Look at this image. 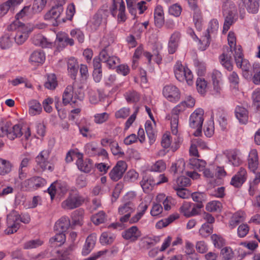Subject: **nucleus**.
<instances>
[{
	"label": "nucleus",
	"mask_w": 260,
	"mask_h": 260,
	"mask_svg": "<svg viewBox=\"0 0 260 260\" xmlns=\"http://www.w3.org/2000/svg\"><path fill=\"white\" fill-rule=\"evenodd\" d=\"M24 135L25 140H27L30 136V130L28 127L25 129L22 128L19 124L12 126L10 122H7L1 126V137H7L10 140L19 138Z\"/></svg>",
	"instance_id": "f257e3e1"
},
{
	"label": "nucleus",
	"mask_w": 260,
	"mask_h": 260,
	"mask_svg": "<svg viewBox=\"0 0 260 260\" xmlns=\"http://www.w3.org/2000/svg\"><path fill=\"white\" fill-rule=\"evenodd\" d=\"M222 13L224 17L223 26V33L226 34L231 25L238 19V13L236 7L231 1H226L222 5Z\"/></svg>",
	"instance_id": "f03ea898"
},
{
	"label": "nucleus",
	"mask_w": 260,
	"mask_h": 260,
	"mask_svg": "<svg viewBox=\"0 0 260 260\" xmlns=\"http://www.w3.org/2000/svg\"><path fill=\"white\" fill-rule=\"evenodd\" d=\"M234 57L237 66L241 69L243 76L246 79H251L254 71L260 68L258 64H254L251 66L247 59L243 58L242 49L240 47L236 49Z\"/></svg>",
	"instance_id": "7ed1b4c3"
},
{
	"label": "nucleus",
	"mask_w": 260,
	"mask_h": 260,
	"mask_svg": "<svg viewBox=\"0 0 260 260\" xmlns=\"http://www.w3.org/2000/svg\"><path fill=\"white\" fill-rule=\"evenodd\" d=\"M228 44L230 46V49L228 47L223 48V52L219 56V60L221 64L228 70L231 71L233 69V65L231 59L232 53V49L235 51L236 49L240 46H236V39L235 34L232 31H230L228 36Z\"/></svg>",
	"instance_id": "20e7f679"
},
{
	"label": "nucleus",
	"mask_w": 260,
	"mask_h": 260,
	"mask_svg": "<svg viewBox=\"0 0 260 260\" xmlns=\"http://www.w3.org/2000/svg\"><path fill=\"white\" fill-rule=\"evenodd\" d=\"M29 221L30 216L28 214L20 215L18 212L13 210L7 216L8 227L5 232L8 235L13 234L19 229L20 222L28 223Z\"/></svg>",
	"instance_id": "39448f33"
},
{
	"label": "nucleus",
	"mask_w": 260,
	"mask_h": 260,
	"mask_svg": "<svg viewBox=\"0 0 260 260\" xmlns=\"http://www.w3.org/2000/svg\"><path fill=\"white\" fill-rule=\"evenodd\" d=\"M8 29L16 31V34L14 37L15 42L18 45H21L26 40L28 33L32 30L33 28H29L24 23L15 20L8 26Z\"/></svg>",
	"instance_id": "423d86ee"
},
{
	"label": "nucleus",
	"mask_w": 260,
	"mask_h": 260,
	"mask_svg": "<svg viewBox=\"0 0 260 260\" xmlns=\"http://www.w3.org/2000/svg\"><path fill=\"white\" fill-rule=\"evenodd\" d=\"M84 202V197L77 189H72L66 199L61 203V207L66 210H73L81 206Z\"/></svg>",
	"instance_id": "0eeeda50"
},
{
	"label": "nucleus",
	"mask_w": 260,
	"mask_h": 260,
	"mask_svg": "<svg viewBox=\"0 0 260 260\" xmlns=\"http://www.w3.org/2000/svg\"><path fill=\"white\" fill-rule=\"evenodd\" d=\"M84 98L83 92L80 91H74L73 86L68 85L65 89L62 94V104L66 106L69 104L71 105L77 103V100L82 101Z\"/></svg>",
	"instance_id": "6e6552de"
},
{
	"label": "nucleus",
	"mask_w": 260,
	"mask_h": 260,
	"mask_svg": "<svg viewBox=\"0 0 260 260\" xmlns=\"http://www.w3.org/2000/svg\"><path fill=\"white\" fill-rule=\"evenodd\" d=\"M174 70L178 80L181 82L186 80L188 85L192 84L193 75L189 69L185 68L180 62H177L174 66Z\"/></svg>",
	"instance_id": "1a4fd4ad"
},
{
	"label": "nucleus",
	"mask_w": 260,
	"mask_h": 260,
	"mask_svg": "<svg viewBox=\"0 0 260 260\" xmlns=\"http://www.w3.org/2000/svg\"><path fill=\"white\" fill-rule=\"evenodd\" d=\"M46 180L38 176H35L25 179L21 183V188L25 191H32L37 189L45 185Z\"/></svg>",
	"instance_id": "9d476101"
},
{
	"label": "nucleus",
	"mask_w": 260,
	"mask_h": 260,
	"mask_svg": "<svg viewBox=\"0 0 260 260\" xmlns=\"http://www.w3.org/2000/svg\"><path fill=\"white\" fill-rule=\"evenodd\" d=\"M110 11L113 16H117V20L119 22L125 21L126 19L125 6L123 0H113Z\"/></svg>",
	"instance_id": "9b49d317"
},
{
	"label": "nucleus",
	"mask_w": 260,
	"mask_h": 260,
	"mask_svg": "<svg viewBox=\"0 0 260 260\" xmlns=\"http://www.w3.org/2000/svg\"><path fill=\"white\" fill-rule=\"evenodd\" d=\"M204 110L201 108L197 109L190 116L189 125L192 128L197 129V133H201L204 121Z\"/></svg>",
	"instance_id": "f8f14e48"
},
{
	"label": "nucleus",
	"mask_w": 260,
	"mask_h": 260,
	"mask_svg": "<svg viewBox=\"0 0 260 260\" xmlns=\"http://www.w3.org/2000/svg\"><path fill=\"white\" fill-rule=\"evenodd\" d=\"M50 153V151L49 150H44L36 158L37 166L42 171L48 170L52 172L54 169L53 166L49 161Z\"/></svg>",
	"instance_id": "ddd939ff"
},
{
	"label": "nucleus",
	"mask_w": 260,
	"mask_h": 260,
	"mask_svg": "<svg viewBox=\"0 0 260 260\" xmlns=\"http://www.w3.org/2000/svg\"><path fill=\"white\" fill-rule=\"evenodd\" d=\"M219 27L218 22L217 19H213L209 23L206 33L204 35L203 41L205 42V46H201L202 50H206L210 43V37L212 34H215Z\"/></svg>",
	"instance_id": "4468645a"
},
{
	"label": "nucleus",
	"mask_w": 260,
	"mask_h": 260,
	"mask_svg": "<svg viewBox=\"0 0 260 260\" xmlns=\"http://www.w3.org/2000/svg\"><path fill=\"white\" fill-rule=\"evenodd\" d=\"M164 96L169 101L175 102L178 101L180 98V93L179 89L173 85L165 86L162 90Z\"/></svg>",
	"instance_id": "2eb2a0df"
},
{
	"label": "nucleus",
	"mask_w": 260,
	"mask_h": 260,
	"mask_svg": "<svg viewBox=\"0 0 260 260\" xmlns=\"http://www.w3.org/2000/svg\"><path fill=\"white\" fill-rule=\"evenodd\" d=\"M126 169L127 165L124 161H118L109 173L110 178L114 181H118L122 177Z\"/></svg>",
	"instance_id": "dca6fc26"
},
{
	"label": "nucleus",
	"mask_w": 260,
	"mask_h": 260,
	"mask_svg": "<svg viewBox=\"0 0 260 260\" xmlns=\"http://www.w3.org/2000/svg\"><path fill=\"white\" fill-rule=\"evenodd\" d=\"M65 4L64 0H61V2L56 4L54 6L52 7L51 9L49 10L44 15V18L46 20L54 19L56 21H60L59 17L63 11V6Z\"/></svg>",
	"instance_id": "f3484780"
},
{
	"label": "nucleus",
	"mask_w": 260,
	"mask_h": 260,
	"mask_svg": "<svg viewBox=\"0 0 260 260\" xmlns=\"http://www.w3.org/2000/svg\"><path fill=\"white\" fill-rule=\"evenodd\" d=\"M247 178L246 170L243 167H241L237 174L232 177L231 184L236 187H239L245 182Z\"/></svg>",
	"instance_id": "a211bd4d"
},
{
	"label": "nucleus",
	"mask_w": 260,
	"mask_h": 260,
	"mask_svg": "<svg viewBox=\"0 0 260 260\" xmlns=\"http://www.w3.org/2000/svg\"><path fill=\"white\" fill-rule=\"evenodd\" d=\"M135 205L131 202H128L120 206L118 208V213L120 215L125 214L120 218L121 222H126L130 217L131 213L133 212Z\"/></svg>",
	"instance_id": "6ab92c4d"
},
{
	"label": "nucleus",
	"mask_w": 260,
	"mask_h": 260,
	"mask_svg": "<svg viewBox=\"0 0 260 260\" xmlns=\"http://www.w3.org/2000/svg\"><path fill=\"white\" fill-rule=\"evenodd\" d=\"M76 154L78 158L76 161L78 168L82 172L89 173L92 168L91 160L89 159L83 160V154L81 153H76Z\"/></svg>",
	"instance_id": "aec40b11"
},
{
	"label": "nucleus",
	"mask_w": 260,
	"mask_h": 260,
	"mask_svg": "<svg viewBox=\"0 0 260 260\" xmlns=\"http://www.w3.org/2000/svg\"><path fill=\"white\" fill-rule=\"evenodd\" d=\"M141 236V232L136 226L128 228L122 233V236L124 239L131 242L136 241Z\"/></svg>",
	"instance_id": "412c9836"
},
{
	"label": "nucleus",
	"mask_w": 260,
	"mask_h": 260,
	"mask_svg": "<svg viewBox=\"0 0 260 260\" xmlns=\"http://www.w3.org/2000/svg\"><path fill=\"white\" fill-rule=\"evenodd\" d=\"M258 166V157L256 149H252L249 154L248 167L250 171L255 173Z\"/></svg>",
	"instance_id": "4be33fe9"
},
{
	"label": "nucleus",
	"mask_w": 260,
	"mask_h": 260,
	"mask_svg": "<svg viewBox=\"0 0 260 260\" xmlns=\"http://www.w3.org/2000/svg\"><path fill=\"white\" fill-rule=\"evenodd\" d=\"M181 34L178 31H175L171 35L168 43V51L170 54H173L177 50Z\"/></svg>",
	"instance_id": "5701e85b"
},
{
	"label": "nucleus",
	"mask_w": 260,
	"mask_h": 260,
	"mask_svg": "<svg viewBox=\"0 0 260 260\" xmlns=\"http://www.w3.org/2000/svg\"><path fill=\"white\" fill-rule=\"evenodd\" d=\"M71 225L70 220L68 216H63L58 219L55 223L54 230L58 232L64 233Z\"/></svg>",
	"instance_id": "b1692460"
},
{
	"label": "nucleus",
	"mask_w": 260,
	"mask_h": 260,
	"mask_svg": "<svg viewBox=\"0 0 260 260\" xmlns=\"http://www.w3.org/2000/svg\"><path fill=\"white\" fill-rule=\"evenodd\" d=\"M96 241V237L94 234H91L86 238L82 249V254H88L94 248Z\"/></svg>",
	"instance_id": "393cba45"
},
{
	"label": "nucleus",
	"mask_w": 260,
	"mask_h": 260,
	"mask_svg": "<svg viewBox=\"0 0 260 260\" xmlns=\"http://www.w3.org/2000/svg\"><path fill=\"white\" fill-rule=\"evenodd\" d=\"M236 118L240 123L246 124L248 119V114L247 110L244 107L238 106L235 111Z\"/></svg>",
	"instance_id": "a878e982"
},
{
	"label": "nucleus",
	"mask_w": 260,
	"mask_h": 260,
	"mask_svg": "<svg viewBox=\"0 0 260 260\" xmlns=\"http://www.w3.org/2000/svg\"><path fill=\"white\" fill-rule=\"evenodd\" d=\"M249 13H256L259 7V0H241Z\"/></svg>",
	"instance_id": "bb28decb"
},
{
	"label": "nucleus",
	"mask_w": 260,
	"mask_h": 260,
	"mask_svg": "<svg viewBox=\"0 0 260 260\" xmlns=\"http://www.w3.org/2000/svg\"><path fill=\"white\" fill-rule=\"evenodd\" d=\"M45 55L43 51L39 50L34 51L30 55L29 61L32 63L42 64L45 60Z\"/></svg>",
	"instance_id": "cd10ccee"
},
{
	"label": "nucleus",
	"mask_w": 260,
	"mask_h": 260,
	"mask_svg": "<svg viewBox=\"0 0 260 260\" xmlns=\"http://www.w3.org/2000/svg\"><path fill=\"white\" fill-rule=\"evenodd\" d=\"M140 185L144 192L149 193L155 184L153 177H145L140 182Z\"/></svg>",
	"instance_id": "c85d7f7f"
},
{
	"label": "nucleus",
	"mask_w": 260,
	"mask_h": 260,
	"mask_svg": "<svg viewBox=\"0 0 260 260\" xmlns=\"http://www.w3.org/2000/svg\"><path fill=\"white\" fill-rule=\"evenodd\" d=\"M185 162L183 159H179L175 163L172 164L170 171L174 175H180L185 169Z\"/></svg>",
	"instance_id": "c756f323"
},
{
	"label": "nucleus",
	"mask_w": 260,
	"mask_h": 260,
	"mask_svg": "<svg viewBox=\"0 0 260 260\" xmlns=\"http://www.w3.org/2000/svg\"><path fill=\"white\" fill-rule=\"evenodd\" d=\"M78 68L79 66L76 60L74 58H70L68 61V70L72 78L74 79L76 78Z\"/></svg>",
	"instance_id": "7c9ffc66"
},
{
	"label": "nucleus",
	"mask_w": 260,
	"mask_h": 260,
	"mask_svg": "<svg viewBox=\"0 0 260 260\" xmlns=\"http://www.w3.org/2000/svg\"><path fill=\"white\" fill-rule=\"evenodd\" d=\"M197 158H191L188 165V167L190 169L198 170L201 171L203 170L206 164V162Z\"/></svg>",
	"instance_id": "2f4dec72"
},
{
	"label": "nucleus",
	"mask_w": 260,
	"mask_h": 260,
	"mask_svg": "<svg viewBox=\"0 0 260 260\" xmlns=\"http://www.w3.org/2000/svg\"><path fill=\"white\" fill-rule=\"evenodd\" d=\"M108 14V10H99L98 13L94 15L93 17V25L94 28L96 29L100 24L106 21V16Z\"/></svg>",
	"instance_id": "473e14b6"
},
{
	"label": "nucleus",
	"mask_w": 260,
	"mask_h": 260,
	"mask_svg": "<svg viewBox=\"0 0 260 260\" xmlns=\"http://www.w3.org/2000/svg\"><path fill=\"white\" fill-rule=\"evenodd\" d=\"M34 15L33 11L30 6H27L23 7L15 16L16 20L19 21L20 19H23L25 17L30 18Z\"/></svg>",
	"instance_id": "72a5a7b5"
},
{
	"label": "nucleus",
	"mask_w": 260,
	"mask_h": 260,
	"mask_svg": "<svg viewBox=\"0 0 260 260\" xmlns=\"http://www.w3.org/2000/svg\"><path fill=\"white\" fill-rule=\"evenodd\" d=\"M115 239L114 234L111 232H103L100 238V242L103 245L111 244Z\"/></svg>",
	"instance_id": "f704fd0d"
},
{
	"label": "nucleus",
	"mask_w": 260,
	"mask_h": 260,
	"mask_svg": "<svg viewBox=\"0 0 260 260\" xmlns=\"http://www.w3.org/2000/svg\"><path fill=\"white\" fill-rule=\"evenodd\" d=\"M29 114L31 116L40 114L42 112V106L36 100H31L29 103Z\"/></svg>",
	"instance_id": "c9c22d12"
},
{
	"label": "nucleus",
	"mask_w": 260,
	"mask_h": 260,
	"mask_svg": "<svg viewBox=\"0 0 260 260\" xmlns=\"http://www.w3.org/2000/svg\"><path fill=\"white\" fill-rule=\"evenodd\" d=\"M13 165L10 161L0 158V175L4 176L12 171Z\"/></svg>",
	"instance_id": "e433bc0d"
},
{
	"label": "nucleus",
	"mask_w": 260,
	"mask_h": 260,
	"mask_svg": "<svg viewBox=\"0 0 260 260\" xmlns=\"http://www.w3.org/2000/svg\"><path fill=\"white\" fill-rule=\"evenodd\" d=\"M214 90L219 92L220 90V82L221 80V74L218 71H214L211 75Z\"/></svg>",
	"instance_id": "4c0bfd02"
},
{
	"label": "nucleus",
	"mask_w": 260,
	"mask_h": 260,
	"mask_svg": "<svg viewBox=\"0 0 260 260\" xmlns=\"http://www.w3.org/2000/svg\"><path fill=\"white\" fill-rule=\"evenodd\" d=\"M13 37L9 34H6L0 38V48L2 49H7L12 46Z\"/></svg>",
	"instance_id": "58836bf2"
},
{
	"label": "nucleus",
	"mask_w": 260,
	"mask_h": 260,
	"mask_svg": "<svg viewBox=\"0 0 260 260\" xmlns=\"http://www.w3.org/2000/svg\"><path fill=\"white\" fill-rule=\"evenodd\" d=\"M84 211L82 209H79L73 212L71 214V218L74 224H82Z\"/></svg>",
	"instance_id": "ea45409f"
},
{
	"label": "nucleus",
	"mask_w": 260,
	"mask_h": 260,
	"mask_svg": "<svg viewBox=\"0 0 260 260\" xmlns=\"http://www.w3.org/2000/svg\"><path fill=\"white\" fill-rule=\"evenodd\" d=\"M66 236L64 233L58 232L53 237L50 239V242L54 246H60L64 243Z\"/></svg>",
	"instance_id": "a19ab883"
},
{
	"label": "nucleus",
	"mask_w": 260,
	"mask_h": 260,
	"mask_svg": "<svg viewBox=\"0 0 260 260\" xmlns=\"http://www.w3.org/2000/svg\"><path fill=\"white\" fill-rule=\"evenodd\" d=\"M239 153L236 150L231 151L228 155V158L234 166H239L242 161L239 156Z\"/></svg>",
	"instance_id": "79ce46f5"
},
{
	"label": "nucleus",
	"mask_w": 260,
	"mask_h": 260,
	"mask_svg": "<svg viewBox=\"0 0 260 260\" xmlns=\"http://www.w3.org/2000/svg\"><path fill=\"white\" fill-rule=\"evenodd\" d=\"M146 134L151 142H153L155 138V131L150 121H147L145 124Z\"/></svg>",
	"instance_id": "37998d69"
},
{
	"label": "nucleus",
	"mask_w": 260,
	"mask_h": 260,
	"mask_svg": "<svg viewBox=\"0 0 260 260\" xmlns=\"http://www.w3.org/2000/svg\"><path fill=\"white\" fill-rule=\"evenodd\" d=\"M34 44L42 47H46L48 44L47 39L41 34H37L34 36L32 39Z\"/></svg>",
	"instance_id": "c03bdc74"
},
{
	"label": "nucleus",
	"mask_w": 260,
	"mask_h": 260,
	"mask_svg": "<svg viewBox=\"0 0 260 260\" xmlns=\"http://www.w3.org/2000/svg\"><path fill=\"white\" fill-rule=\"evenodd\" d=\"M91 220L95 225L103 223L106 220V213L103 211H100L91 217Z\"/></svg>",
	"instance_id": "a18cd8bd"
},
{
	"label": "nucleus",
	"mask_w": 260,
	"mask_h": 260,
	"mask_svg": "<svg viewBox=\"0 0 260 260\" xmlns=\"http://www.w3.org/2000/svg\"><path fill=\"white\" fill-rule=\"evenodd\" d=\"M190 180L189 178L185 176L177 177L174 183L173 187H179V188H184L190 184Z\"/></svg>",
	"instance_id": "49530a36"
},
{
	"label": "nucleus",
	"mask_w": 260,
	"mask_h": 260,
	"mask_svg": "<svg viewBox=\"0 0 260 260\" xmlns=\"http://www.w3.org/2000/svg\"><path fill=\"white\" fill-rule=\"evenodd\" d=\"M46 3V0H35L31 7L34 14L41 12L45 7Z\"/></svg>",
	"instance_id": "de8ad7c7"
},
{
	"label": "nucleus",
	"mask_w": 260,
	"mask_h": 260,
	"mask_svg": "<svg viewBox=\"0 0 260 260\" xmlns=\"http://www.w3.org/2000/svg\"><path fill=\"white\" fill-rule=\"evenodd\" d=\"M124 96L128 103H136L140 100V95L134 90L128 91L125 92Z\"/></svg>",
	"instance_id": "09e8293b"
},
{
	"label": "nucleus",
	"mask_w": 260,
	"mask_h": 260,
	"mask_svg": "<svg viewBox=\"0 0 260 260\" xmlns=\"http://www.w3.org/2000/svg\"><path fill=\"white\" fill-rule=\"evenodd\" d=\"M57 85L56 76L54 74L48 76L47 80L45 83V87L49 89H54Z\"/></svg>",
	"instance_id": "8fccbe9b"
},
{
	"label": "nucleus",
	"mask_w": 260,
	"mask_h": 260,
	"mask_svg": "<svg viewBox=\"0 0 260 260\" xmlns=\"http://www.w3.org/2000/svg\"><path fill=\"white\" fill-rule=\"evenodd\" d=\"M212 226L205 223L202 225L199 230V233L202 238H206L212 233Z\"/></svg>",
	"instance_id": "3c124183"
},
{
	"label": "nucleus",
	"mask_w": 260,
	"mask_h": 260,
	"mask_svg": "<svg viewBox=\"0 0 260 260\" xmlns=\"http://www.w3.org/2000/svg\"><path fill=\"white\" fill-rule=\"evenodd\" d=\"M197 89L201 94H204L207 91V83L203 78H198L196 81Z\"/></svg>",
	"instance_id": "603ef678"
},
{
	"label": "nucleus",
	"mask_w": 260,
	"mask_h": 260,
	"mask_svg": "<svg viewBox=\"0 0 260 260\" xmlns=\"http://www.w3.org/2000/svg\"><path fill=\"white\" fill-rule=\"evenodd\" d=\"M244 220V218L240 213H236L230 221L229 226L231 229L235 228L237 225Z\"/></svg>",
	"instance_id": "864d4df0"
},
{
	"label": "nucleus",
	"mask_w": 260,
	"mask_h": 260,
	"mask_svg": "<svg viewBox=\"0 0 260 260\" xmlns=\"http://www.w3.org/2000/svg\"><path fill=\"white\" fill-rule=\"evenodd\" d=\"M139 178V174L134 170L128 171L124 177L125 182H134Z\"/></svg>",
	"instance_id": "5fc2aeb1"
},
{
	"label": "nucleus",
	"mask_w": 260,
	"mask_h": 260,
	"mask_svg": "<svg viewBox=\"0 0 260 260\" xmlns=\"http://www.w3.org/2000/svg\"><path fill=\"white\" fill-rule=\"evenodd\" d=\"M222 204L219 201H213L208 203L206 207V209L209 212L219 211L221 210Z\"/></svg>",
	"instance_id": "6e6d98bb"
},
{
	"label": "nucleus",
	"mask_w": 260,
	"mask_h": 260,
	"mask_svg": "<svg viewBox=\"0 0 260 260\" xmlns=\"http://www.w3.org/2000/svg\"><path fill=\"white\" fill-rule=\"evenodd\" d=\"M178 218V216H175L174 215H171L169 217L167 218L163 219L156 223V227L159 229H161L164 227L167 226L170 223H172L173 221H174L176 219Z\"/></svg>",
	"instance_id": "4d7b16f0"
},
{
	"label": "nucleus",
	"mask_w": 260,
	"mask_h": 260,
	"mask_svg": "<svg viewBox=\"0 0 260 260\" xmlns=\"http://www.w3.org/2000/svg\"><path fill=\"white\" fill-rule=\"evenodd\" d=\"M43 244V242L40 239L31 240L26 242L23 245V248L25 249L36 248Z\"/></svg>",
	"instance_id": "13d9d810"
},
{
	"label": "nucleus",
	"mask_w": 260,
	"mask_h": 260,
	"mask_svg": "<svg viewBox=\"0 0 260 260\" xmlns=\"http://www.w3.org/2000/svg\"><path fill=\"white\" fill-rule=\"evenodd\" d=\"M249 226L246 223L241 224L238 228L237 234L240 238L245 237L249 232Z\"/></svg>",
	"instance_id": "bf43d9fd"
},
{
	"label": "nucleus",
	"mask_w": 260,
	"mask_h": 260,
	"mask_svg": "<svg viewBox=\"0 0 260 260\" xmlns=\"http://www.w3.org/2000/svg\"><path fill=\"white\" fill-rule=\"evenodd\" d=\"M130 114V109L129 108L123 107L118 111L115 113V116L116 118H126Z\"/></svg>",
	"instance_id": "052dcab7"
},
{
	"label": "nucleus",
	"mask_w": 260,
	"mask_h": 260,
	"mask_svg": "<svg viewBox=\"0 0 260 260\" xmlns=\"http://www.w3.org/2000/svg\"><path fill=\"white\" fill-rule=\"evenodd\" d=\"M71 36L76 39L80 43H82L84 40V35L83 32L79 29H73L70 32Z\"/></svg>",
	"instance_id": "680f3d73"
},
{
	"label": "nucleus",
	"mask_w": 260,
	"mask_h": 260,
	"mask_svg": "<svg viewBox=\"0 0 260 260\" xmlns=\"http://www.w3.org/2000/svg\"><path fill=\"white\" fill-rule=\"evenodd\" d=\"M192 203L184 202L180 208V212L186 217H190Z\"/></svg>",
	"instance_id": "e2e57ef3"
},
{
	"label": "nucleus",
	"mask_w": 260,
	"mask_h": 260,
	"mask_svg": "<svg viewBox=\"0 0 260 260\" xmlns=\"http://www.w3.org/2000/svg\"><path fill=\"white\" fill-rule=\"evenodd\" d=\"M182 12L181 7L178 4H175L170 6L169 9V13L170 15L175 17H178Z\"/></svg>",
	"instance_id": "0e129e2a"
},
{
	"label": "nucleus",
	"mask_w": 260,
	"mask_h": 260,
	"mask_svg": "<svg viewBox=\"0 0 260 260\" xmlns=\"http://www.w3.org/2000/svg\"><path fill=\"white\" fill-rule=\"evenodd\" d=\"M214 132V122L213 120L209 121L207 124L205 125L204 133L208 137H211Z\"/></svg>",
	"instance_id": "69168bd1"
},
{
	"label": "nucleus",
	"mask_w": 260,
	"mask_h": 260,
	"mask_svg": "<svg viewBox=\"0 0 260 260\" xmlns=\"http://www.w3.org/2000/svg\"><path fill=\"white\" fill-rule=\"evenodd\" d=\"M166 164L162 160L157 161L151 168V170L154 172H161L166 169Z\"/></svg>",
	"instance_id": "338daca9"
},
{
	"label": "nucleus",
	"mask_w": 260,
	"mask_h": 260,
	"mask_svg": "<svg viewBox=\"0 0 260 260\" xmlns=\"http://www.w3.org/2000/svg\"><path fill=\"white\" fill-rule=\"evenodd\" d=\"M109 118L108 113L104 112L101 114H96L94 116V121L98 124H101L106 121Z\"/></svg>",
	"instance_id": "774afa93"
}]
</instances>
